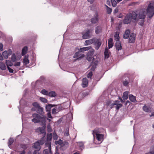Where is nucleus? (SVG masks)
Returning <instances> with one entry per match:
<instances>
[{"label": "nucleus", "mask_w": 154, "mask_h": 154, "mask_svg": "<svg viewBox=\"0 0 154 154\" xmlns=\"http://www.w3.org/2000/svg\"><path fill=\"white\" fill-rule=\"evenodd\" d=\"M32 117L34 118L32 119V121L35 123L41 122L42 125L44 126H45L46 125V119L45 116H42L34 113L32 114Z\"/></svg>", "instance_id": "obj_1"}, {"label": "nucleus", "mask_w": 154, "mask_h": 154, "mask_svg": "<svg viewBox=\"0 0 154 154\" xmlns=\"http://www.w3.org/2000/svg\"><path fill=\"white\" fill-rule=\"evenodd\" d=\"M137 17V15L135 12L133 11L132 13L128 14L123 20V23L125 24L130 23L132 20L136 21Z\"/></svg>", "instance_id": "obj_2"}, {"label": "nucleus", "mask_w": 154, "mask_h": 154, "mask_svg": "<svg viewBox=\"0 0 154 154\" xmlns=\"http://www.w3.org/2000/svg\"><path fill=\"white\" fill-rule=\"evenodd\" d=\"M146 14L149 18H152L154 15V3L151 2L149 4L146 10Z\"/></svg>", "instance_id": "obj_3"}, {"label": "nucleus", "mask_w": 154, "mask_h": 154, "mask_svg": "<svg viewBox=\"0 0 154 154\" xmlns=\"http://www.w3.org/2000/svg\"><path fill=\"white\" fill-rule=\"evenodd\" d=\"M122 83L124 86L127 87L128 86L129 84L131 83L133 80L130 77L129 74H125L122 77Z\"/></svg>", "instance_id": "obj_4"}, {"label": "nucleus", "mask_w": 154, "mask_h": 154, "mask_svg": "<svg viewBox=\"0 0 154 154\" xmlns=\"http://www.w3.org/2000/svg\"><path fill=\"white\" fill-rule=\"evenodd\" d=\"M101 132L99 128H96L92 131V134L93 136L95 137L96 135V138L99 141H102L103 140L104 135L100 134Z\"/></svg>", "instance_id": "obj_5"}, {"label": "nucleus", "mask_w": 154, "mask_h": 154, "mask_svg": "<svg viewBox=\"0 0 154 154\" xmlns=\"http://www.w3.org/2000/svg\"><path fill=\"white\" fill-rule=\"evenodd\" d=\"M43 143V141L41 140L35 142L33 146L37 150H34L32 154H41L39 152L41 148L40 145H42Z\"/></svg>", "instance_id": "obj_6"}, {"label": "nucleus", "mask_w": 154, "mask_h": 154, "mask_svg": "<svg viewBox=\"0 0 154 154\" xmlns=\"http://www.w3.org/2000/svg\"><path fill=\"white\" fill-rule=\"evenodd\" d=\"M99 19L98 13L96 11L94 16L91 19V22L92 24H96L98 22Z\"/></svg>", "instance_id": "obj_7"}, {"label": "nucleus", "mask_w": 154, "mask_h": 154, "mask_svg": "<svg viewBox=\"0 0 154 154\" xmlns=\"http://www.w3.org/2000/svg\"><path fill=\"white\" fill-rule=\"evenodd\" d=\"M119 102V101L118 100H116L114 102L113 101L109 100L106 102V105L107 106H109L110 108L111 109L113 108L114 106L117 105Z\"/></svg>", "instance_id": "obj_8"}, {"label": "nucleus", "mask_w": 154, "mask_h": 154, "mask_svg": "<svg viewBox=\"0 0 154 154\" xmlns=\"http://www.w3.org/2000/svg\"><path fill=\"white\" fill-rule=\"evenodd\" d=\"M81 52L79 51L77 52L74 54L73 56L74 58H77L76 59V60H80L81 59L85 57V55L84 54L81 53Z\"/></svg>", "instance_id": "obj_9"}, {"label": "nucleus", "mask_w": 154, "mask_h": 154, "mask_svg": "<svg viewBox=\"0 0 154 154\" xmlns=\"http://www.w3.org/2000/svg\"><path fill=\"white\" fill-rule=\"evenodd\" d=\"M52 138V134L50 133L49 134H47V137L46 140V142L45 144L51 147V142Z\"/></svg>", "instance_id": "obj_10"}, {"label": "nucleus", "mask_w": 154, "mask_h": 154, "mask_svg": "<svg viewBox=\"0 0 154 154\" xmlns=\"http://www.w3.org/2000/svg\"><path fill=\"white\" fill-rule=\"evenodd\" d=\"M136 36V35L135 34L131 33L130 36L128 38H129L128 43H134L135 41Z\"/></svg>", "instance_id": "obj_11"}, {"label": "nucleus", "mask_w": 154, "mask_h": 154, "mask_svg": "<svg viewBox=\"0 0 154 154\" xmlns=\"http://www.w3.org/2000/svg\"><path fill=\"white\" fill-rule=\"evenodd\" d=\"M98 62L97 60H95L94 58H93L92 59V62L91 63V65L92 66L91 68V70L93 71H94L98 64Z\"/></svg>", "instance_id": "obj_12"}, {"label": "nucleus", "mask_w": 154, "mask_h": 154, "mask_svg": "<svg viewBox=\"0 0 154 154\" xmlns=\"http://www.w3.org/2000/svg\"><path fill=\"white\" fill-rule=\"evenodd\" d=\"M94 43H95V49L97 50L101 45V43L100 41V39H97L96 40L95 39L94 42Z\"/></svg>", "instance_id": "obj_13"}, {"label": "nucleus", "mask_w": 154, "mask_h": 154, "mask_svg": "<svg viewBox=\"0 0 154 154\" xmlns=\"http://www.w3.org/2000/svg\"><path fill=\"white\" fill-rule=\"evenodd\" d=\"M146 13L144 11H140L139 14L137 15V16L138 15L137 17L138 19L144 20L146 17Z\"/></svg>", "instance_id": "obj_14"}, {"label": "nucleus", "mask_w": 154, "mask_h": 154, "mask_svg": "<svg viewBox=\"0 0 154 154\" xmlns=\"http://www.w3.org/2000/svg\"><path fill=\"white\" fill-rule=\"evenodd\" d=\"M91 31L90 29H88L86 32L83 35L82 38L84 39H87L89 38L90 33Z\"/></svg>", "instance_id": "obj_15"}, {"label": "nucleus", "mask_w": 154, "mask_h": 154, "mask_svg": "<svg viewBox=\"0 0 154 154\" xmlns=\"http://www.w3.org/2000/svg\"><path fill=\"white\" fill-rule=\"evenodd\" d=\"M57 106L56 105H52L51 104L48 103L45 107V110L46 111L48 112H50L51 108L52 107Z\"/></svg>", "instance_id": "obj_16"}, {"label": "nucleus", "mask_w": 154, "mask_h": 154, "mask_svg": "<svg viewBox=\"0 0 154 154\" xmlns=\"http://www.w3.org/2000/svg\"><path fill=\"white\" fill-rule=\"evenodd\" d=\"M115 46L116 47V50L118 51L121 50L122 48L121 44L120 41L117 42L115 44Z\"/></svg>", "instance_id": "obj_17"}, {"label": "nucleus", "mask_w": 154, "mask_h": 154, "mask_svg": "<svg viewBox=\"0 0 154 154\" xmlns=\"http://www.w3.org/2000/svg\"><path fill=\"white\" fill-rule=\"evenodd\" d=\"M82 81V87L83 88H85L87 87L88 85V79L86 78H84L83 79Z\"/></svg>", "instance_id": "obj_18"}, {"label": "nucleus", "mask_w": 154, "mask_h": 154, "mask_svg": "<svg viewBox=\"0 0 154 154\" xmlns=\"http://www.w3.org/2000/svg\"><path fill=\"white\" fill-rule=\"evenodd\" d=\"M91 48V47L89 46L87 47H85L83 48H80L79 49V51L81 52H83L86 51H88Z\"/></svg>", "instance_id": "obj_19"}, {"label": "nucleus", "mask_w": 154, "mask_h": 154, "mask_svg": "<svg viewBox=\"0 0 154 154\" xmlns=\"http://www.w3.org/2000/svg\"><path fill=\"white\" fill-rule=\"evenodd\" d=\"M130 30L129 29L125 31L123 35V38L125 39H127L130 36Z\"/></svg>", "instance_id": "obj_20"}, {"label": "nucleus", "mask_w": 154, "mask_h": 154, "mask_svg": "<svg viewBox=\"0 0 154 154\" xmlns=\"http://www.w3.org/2000/svg\"><path fill=\"white\" fill-rule=\"evenodd\" d=\"M102 32V27L100 26H98L95 27V32L98 34Z\"/></svg>", "instance_id": "obj_21"}, {"label": "nucleus", "mask_w": 154, "mask_h": 154, "mask_svg": "<svg viewBox=\"0 0 154 154\" xmlns=\"http://www.w3.org/2000/svg\"><path fill=\"white\" fill-rule=\"evenodd\" d=\"M95 39L92 38L91 39L86 40L85 41V45H90L92 43H93L94 42Z\"/></svg>", "instance_id": "obj_22"}, {"label": "nucleus", "mask_w": 154, "mask_h": 154, "mask_svg": "<svg viewBox=\"0 0 154 154\" xmlns=\"http://www.w3.org/2000/svg\"><path fill=\"white\" fill-rule=\"evenodd\" d=\"M36 112L38 114L42 115L44 113L43 108L41 107L40 106L39 107L37 108Z\"/></svg>", "instance_id": "obj_23"}, {"label": "nucleus", "mask_w": 154, "mask_h": 154, "mask_svg": "<svg viewBox=\"0 0 154 154\" xmlns=\"http://www.w3.org/2000/svg\"><path fill=\"white\" fill-rule=\"evenodd\" d=\"M112 4V5L113 7H115L116 6L117 3L122 1V0H110Z\"/></svg>", "instance_id": "obj_24"}, {"label": "nucleus", "mask_w": 154, "mask_h": 154, "mask_svg": "<svg viewBox=\"0 0 154 154\" xmlns=\"http://www.w3.org/2000/svg\"><path fill=\"white\" fill-rule=\"evenodd\" d=\"M110 53V52L109 51V50L107 48H106L104 52L105 58H108L109 57Z\"/></svg>", "instance_id": "obj_25"}, {"label": "nucleus", "mask_w": 154, "mask_h": 154, "mask_svg": "<svg viewBox=\"0 0 154 154\" xmlns=\"http://www.w3.org/2000/svg\"><path fill=\"white\" fill-rule=\"evenodd\" d=\"M28 56L26 55L23 59V62L24 65H27L29 63V60L28 59Z\"/></svg>", "instance_id": "obj_26"}, {"label": "nucleus", "mask_w": 154, "mask_h": 154, "mask_svg": "<svg viewBox=\"0 0 154 154\" xmlns=\"http://www.w3.org/2000/svg\"><path fill=\"white\" fill-rule=\"evenodd\" d=\"M112 39L111 38L109 39L108 41V45L109 49L112 48L113 45L112 42Z\"/></svg>", "instance_id": "obj_27"}, {"label": "nucleus", "mask_w": 154, "mask_h": 154, "mask_svg": "<svg viewBox=\"0 0 154 154\" xmlns=\"http://www.w3.org/2000/svg\"><path fill=\"white\" fill-rule=\"evenodd\" d=\"M119 32L117 31L115 33L114 37L116 42L119 41L120 38L119 36Z\"/></svg>", "instance_id": "obj_28"}, {"label": "nucleus", "mask_w": 154, "mask_h": 154, "mask_svg": "<svg viewBox=\"0 0 154 154\" xmlns=\"http://www.w3.org/2000/svg\"><path fill=\"white\" fill-rule=\"evenodd\" d=\"M143 111L146 112H150L151 111L149 108L146 105L143 107Z\"/></svg>", "instance_id": "obj_29"}, {"label": "nucleus", "mask_w": 154, "mask_h": 154, "mask_svg": "<svg viewBox=\"0 0 154 154\" xmlns=\"http://www.w3.org/2000/svg\"><path fill=\"white\" fill-rule=\"evenodd\" d=\"M0 68L3 70H5L6 69L5 64L2 62L0 61Z\"/></svg>", "instance_id": "obj_30"}, {"label": "nucleus", "mask_w": 154, "mask_h": 154, "mask_svg": "<svg viewBox=\"0 0 154 154\" xmlns=\"http://www.w3.org/2000/svg\"><path fill=\"white\" fill-rule=\"evenodd\" d=\"M129 100L132 102H135L136 101L135 97L132 94H130L129 95Z\"/></svg>", "instance_id": "obj_31"}, {"label": "nucleus", "mask_w": 154, "mask_h": 154, "mask_svg": "<svg viewBox=\"0 0 154 154\" xmlns=\"http://www.w3.org/2000/svg\"><path fill=\"white\" fill-rule=\"evenodd\" d=\"M28 48L27 46H25L22 50V55L23 56L27 53Z\"/></svg>", "instance_id": "obj_32"}, {"label": "nucleus", "mask_w": 154, "mask_h": 154, "mask_svg": "<svg viewBox=\"0 0 154 154\" xmlns=\"http://www.w3.org/2000/svg\"><path fill=\"white\" fill-rule=\"evenodd\" d=\"M128 92L127 91L124 92L123 93L122 98L123 100H126L128 99Z\"/></svg>", "instance_id": "obj_33"}, {"label": "nucleus", "mask_w": 154, "mask_h": 154, "mask_svg": "<svg viewBox=\"0 0 154 154\" xmlns=\"http://www.w3.org/2000/svg\"><path fill=\"white\" fill-rule=\"evenodd\" d=\"M94 49H92L88 51L87 54V55L89 56L92 57L94 53Z\"/></svg>", "instance_id": "obj_34"}, {"label": "nucleus", "mask_w": 154, "mask_h": 154, "mask_svg": "<svg viewBox=\"0 0 154 154\" xmlns=\"http://www.w3.org/2000/svg\"><path fill=\"white\" fill-rule=\"evenodd\" d=\"M56 93L55 92L51 91L48 92V95L51 97H55L56 96Z\"/></svg>", "instance_id": "obj_35"}, {"label": "nucleus", "mask_w": 154, "mask_h": 154, "mask_svg": "<svg viewBox=\"0 0 154 154\" xmlns=\"http://www.w3.org/2000/svg\"><path fill=\"white\" fill-rule=\"evenodd\" d=\"M14 141V139L13 138H10L9 139V141L8 143L9 146L11 145Z\"/></svg>", "instance_id": "obj_36"}, {"label": "nucleus", "mask_w": 154, "mask_h": 154, "mask_svg": "<svg viewBox=\"0 0 154 154\" xmlns=\"http://www.w3.org/2000/svg\"><path fill=\"white\" fill-rule=\"evenodd\" d=\"M32 105L35 108H38L40 107V106L39 104L37 102H33L32 103Z\"/></svg>", "instance_id": "obj_37"}, {"label": "nucleus", "mask_w": 154, "mask_h": 154, "mask_svg": "<svg viewBox=\"0 0 154 154\" xmlns=\"http://www.w3.org/2000/svg\"><path fill=\"white\" fill-rule=\"evenodd\" d=\"M6 63L7 66V67L9 66H12L13 64L10 60H6Z\"/></svg>", "instance_id": "obj_38"}, {"label": "nucleus", "mask_w": 154, "mask_h": 154, "mask_svg": "<svg viewBox=\"0 0 154 154\" xmlns=\"http://www.w3.org/2000/svg\"><path fill=\"white\" fill-rule=\"evenodd\" d=\"M3 56L4 58L7 59L8 58V54L7 51H4L2 53Z\"/></svg>", "instance_id": "obj_39"}, {"label": "nucleus", "mask_w": 154, "mask_h": 154, "mask_svg": "<svg viewBox=\"0 0 154 154\" xmlns=\"http://www.w3.org/2000/svg\"><path fill=\"white\" fill-rule=\"evenodd\" d=\"M58 138V136L56 134L55 131H54L53 134V138L54 140H57Z\"/></svg>", "instance_id": "obj_40"}, {"label": "nucleus", "mask_w": 154, "mask_h": 154, "mask_svg": "<svg viewBox=\"0 0 154 154\" xmlns=\"http://www.w3.org/2000/svg\"><path fill=\"white\" fill-rule=\"evenodd\" d=\"M64 135L68 136L69 135V128H67L65 130L64 132Z\"/></svg>", "instance_id": "obj_41"}, {"label": "nucleus", "mask_w": 154, "mask_h": 154, "mask_svg": "<svg viewBox=\"0 0 154 154\" xmlns=\"http://www.w3.org/2000/svg\"><path fill=\"white\" fill-rule=\"evenodd\" d=\"M11 60L13 62H14L16 60V57L14 53L13 54L11 57Z\"/></svg>", "instance_id": "obj_42"}, {"label": "nucleus", "mask_w": 154, "mask_h": 154, "mask_svg": "<svg viewBox=\"0 0 154 154\" xmlns=\"http://www.w3.org/2000/svg\"><path fill=\"white\" fill-rule=\"evenodd\" d=\"M47 131L48 132H51L52 131V129L51 126V125L50 123H49L47 125Z\"/></svg>", "instance_id": "obj_43"}, {"label": "nucleus", "mask_w": 154, "mask_h": 154, "mask_svg": "<svg viewBox=\"0 0 154 154\" xmlns=\"http://www.w3.org/2000/svg\"><path fill=\"white\" fill-rule=\"evenodd\" d=\"M41 93L45 95H48V92L45 89H42L41 91Z\"/></svg>", "instance_id": "obj_44"}, {"label": "nucleus", "mask_w": 154, "mask_h": 154, "mask_svg": "<svg viewBox=\"0 0 154 154\" xmlns=\"http://www.w3.org/2000/svg\"><path fill=\"white\" fill-rule=\"evenodd\" d=\"M20 146L21 148L23 149V150H24L25 151V149L27 148L26 145L24 144H20Z\"/></svg>", "instance_id": "obj_45"}, {"label": "nucleus", "mask_w": 154, "mask_h": 154, "mask_svg": "<svg viewBox=\"0 0 154 154\" xmlns=\"http://www.w3.org/2000/svg\"><path fill=\"white\" fill-rule=\"evenodd\" d=\"M40 100L43 103H47L48 102L47 99L44 97H40Z\"/></svg>", "instance_id": "obj_46"}, {"label": "nucleus", "mask_w": 154, "mask_h": 154, "mask_svg": "<svg viewBox=\"0 0 154 154\" xmlns=\"http://www.w3.org/2000/svg\"><path fill=\"white\" fill-rule=\"evenodd\" d=\"M107 8V12L108 14H110L111 13L112 10V8L109 7L108 6H106Z\"/></svg>", "instance_id": "obj_47"}, {"label": "nucleus", "mask_w": 154, "mask_h": 154, "mask_svg": "<svg viewBox=\"0 0 154 154\" xmlns=\"http://www.w3.org/2000/svg\"><path fill=\"white\" fill-rule=\"evenodd\" d=\"M116 105V106H115L117 110H118L119 109L120 107H122V104H118V103L117 104V105Z\"/></svg>", "instance_id": "obj_48"}, {"label": "nucleus", "mask_w": 154, "mask_h": 154, "mask_svg": "<svg viewBox=\"0 0 154 154\" xmlns=\"http://www.w3.org/2000/svg\"><path fill=\"white\" fill-rule=\"evenodd\" d=\"M93 75V73L92 71H90L88 74L87 75V77L88 78L91 79Z\"/></svg>", "instance_id": "obj_49"}, {"label": "nucleus", "mask_w": 154, "mask_h": 154, "mask_svg": "<svg viewBox=\"0 0 154 154\" xmlns=\"http://www.w3.org/2000/svg\"><path fill=\"white\" fill-rule=\"evenodd\" d=\"M39 130L40 132L41 133L44 134H44L45 135V130L44 128H39Z\"/></svg>", "instance_id": "obj_50"}, {"label": "nucleus", "mask_w": 154, "mask_h": 154, "mask_svg": "<svg viewBox=\"0 0 154 154\" xmlns=\"http://www.w3.org/2000/svg\"><path fill=\"white\" fill-rule=\"evenodd\" d=\"M92 57L89 56L88 55H87V56L86 57V59L89 61H91L92 60Z\"/></svg>", "instance_id": "obj_51"}, {"label": "nucleus", "mask_w": 154, "mask_h": 154, "mask_svg": "<svg viewBox=\"0 0 154 154\" xmlns=\"http://www.w3.org/2000/svg\"><path fill=\"white\" fill-rule=\"evenodd\" d=\"M144 20H142L140 21V22L138 24L139 25L141 26H143V25H144Z\"/></svg>", "instance_id": "obj_52"}, {"label": "nucleus", "mask_w": 154, "mask_h": 154, "mask_svg": "<svg viewBox=\"0 0 154 154\" xmlns=\"http://www.w3.org/2000/svg\"><path fill=\"white\" fill-rule=\"evenodd\" d=\"M8 69V70L9 72L11 73H13L14 72V70L13 69H12L11 68L9 67H7Z\"/></svg>", "instance_id": "obj_53"}, {"label": "nucleus", "mask_w": 154, "mask_h": 154, "mask_svg": "<svg viewBox=\"0 0 154 154\" xmlns=\"http://www.w3.org/2000/svg\"><path fill=\"white\" fill-rule=\"evenodd\" d=\"M7 53L8 56L11 55L12 53V51H11V49H9L8 51H7Z\"/></svg>", "instance_id": "obj_54"}, {"label": "nucleus", "mask_w": 154, "mask_h": 154, "mask_svg": "<svg viewBox=\"0 0 154 154\" xmlns=\"http://www.w3.org/2000/svg\"><path fill=\"white\" fill-rule=\"evenodd\" d=\"M20 62H17L15 63V64H14V66H20Z\"/></svg>", "instance_id": "obj_55"}, {"label": "nucleus", "mask_w": 154, "mask_h": 154, "mask_svg": "<svg viewBox=\"0 0 154 154\" xmlns=\"http://www.w3.org/2000/svg\"><path fill=\"white\" fill-rule=\"evenodd\" d=\"M57 144H58L59 145H61L63 143L62 141L61 140H59V141L57 142Z\"/></svg>", "instance_id": "obj_56"}, {"label": "nucleus", "mask_w": 154, "mask_h": 154, "mask_svg": "<svg viewBox=\"0 0 154 154\" xmlns=\"http://www.w3.org/2000/svg\"><path fill=\"white\" fill-rule=\"evenodd\" d=\"M48 118H52V117L50 112H48Z\"/></svg>", "instance_id": "obj_57"}, {"label": "nucleus", "mask_w": 154, "mask_h": 154, "mask_svg": "<svg viewBox=\"0 0 154 154\" xmlns=\"http://www.w3.org/2000/svg\"><path fill=\"white\" fill-rule=\"evenodd\" d=\"M56 111L57 110L55 108H53L52 110V113L53 114H55L57 112Z\"/></svg>", "instance_id": "obj_58"}, {"label": "nucleus", "mask_w": 154, "mask_h": 154, "mask_svg": "<svg viewBox=\"0 0 154 154\" xmlns=\"http://www.w3.org/2000/svg\"><path fill=\"white\" fill-rule=\"evenodd\" d=\"M0 50L1 51H2L3 50V45L1 43H0Z\"/></svg>", "instance_id": "obj_59"}, {"label": "nucleus", "mask_w": 154, "mask_h": 154, "mask_svg": "<svg viewBox=\"0 0 154 154\" xmlns=\"http://www.w3.org/2000/svg\"><path fill=\"white\" fill-rule=\"evenodd\" d=\"M117 17L119 18H121L123 17V15L122 14L120 13L118 15H117Z\"/></svg>", "instance_id": "obj_60"}, {"label": "nucleus", "mask_w": 154, "mask_h": 154, "mask_svg": "<svg viewBox=\"0 0 154 154\" xmlns=\"http://www.w3.org/2000/svg\"><path fill=\"white\" fill-rule=\"evenodd\" d=\"M94 0H87L91 4H92L93 3Z\"/></svg>", "instance_id": "obj_61"}, {"label": "nucleus", "mask_w": 154, "mask_h": 154, "mask_svg": "<svg viewBox=\"0 0 154 154\" xmlns=\"http://www.w3.org/2000/svg\"><path fill=\"white\" fill-rule=\"evenodd\" d=\"M154 154V151H150L149 152L146 153L145 154Z\"/></svg>", "instance_id": "obj_62"}, {"label": "nucleus", "mask_w": 154, "mask_h": 154, "mask_svg": "<svg viewBox=\"0 0 154 154\" xmlns=\"http://www.w3.org/2000/svg\"><path fill=\"white\" fill-rule=\"evenodd\" d=\"M118 11H119L118 9L117 8H116L115 9V10L114 11V12L115 13H117L118 12Z\"/></svg>", "instance_id": "obj_63"}, {"label": "nucleus", "mask_w": 154, "mask_h": 154, "mask_svg": "<svg viewBox=\"0 0 154 154\" xmlns=\"http://www.w3.org/2000/svg\"><path fill=\"white\" fill-rule=\"evenodd\" d=\"M3 60V56L0 54V60Z\"/></svg>", "instance_id": "obj_64"}]
</instances>
